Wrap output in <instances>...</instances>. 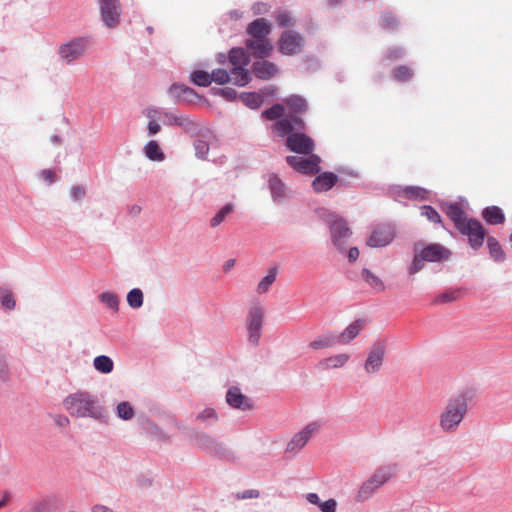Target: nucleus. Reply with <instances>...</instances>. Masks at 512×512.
Returning a JSON list of instances; mask_svg holds the SVG:
<instances>
[{
    "label": "nucleus",
    "mask_w": 512,
    "mask_h": 512,
    "mask_svg": "<svg viewBox=\"0 0 512 512\" xmlns=\"http://www.w3.org/2000/svg\"><path fill=\"white\" fill-rule=\"evenodd\" d=\"M64 409L76 418L100 420L104 416V408L96 395L89 391L77 390L63 400Z\"/></svg>",
    "instance_id": "obj_1"
},
{
    "label": "nucleus",
    "mask_w": 512,
    "mask_h": 512,
    "mask_svg": "<svg viewBox=\"0 0 512 512\" xmlns=\"http://www.w3.org/2000/svg\"><path fill=\"white\" fill-rule=\"evenodd\" d=\"M303 127L302 119L293 115L283 117L273 125L280 136L288 135L286 145L291 151L308 155L314 150V141L303 133H292L293 130L302 129Z\"/></svg>",
    "instance_id": "obj_2"
},
{
    "label": "nucleus",
    "mask_w": 512,
    "mask_h": 512,
    "mask_svg": "<svg viewBox=\"0 0 512 512\" xmlns=\"http://www.w3.org/2000/svg\"><path fill=\"white\" fill-rule=\"evenodd\" d=\"M467 412L468 403L464 395L450 398L439 414L438 424L440 429L444 433L456 432Z\"/></svg>",
    "instance_id": "obj_3"
},
{
    "label": "nucleus",
    "mask_w": 512,
    "mask_h": 512,
    "mask_svg": "<svg viewBox=\"0 0 512 512\" xmlns=\"http://www.w3.org/2000/svg\"><path fill=\"white\" fill-rule=\"evenodd\" d=\"M451 257V251L439 243H431L422 245L416 243L414 245V256L412 263L408 268V273L414 275L421 271L424 267V262H444Z\"/></svg>",
    "instance_id": "obj_4"
},
{
    "label": "nucleus",
    "mask_w": 512,
    "mask_h": 512,
    "mask_svg": "<svg viewBox=\"0 0 512 512\" xmlns=\"http://www.w3.org/2000/svg\"><path fill=\"white\" fill-rule=\"evenodd\" d=\"M91 46L89 36L73 37L58 46L57 54L64 65H72L82 59Z\"/></svg>",
    "instance_id": "obj_5"
},
{
    "label": "nucleus",
    "mask_w": 512,
    "mask_h": 512,
    "mask_svg": "<svg viewBox=\"0 0 512 512\" xmlns=\"http://www.w3.org/2000/svg\"><path fill=\"white\" fill-rule=\"evenodd\" d=\"M264 317L265 309L261 304L253 303L248 308L246 316L247 340L253 347H257L260 343Z\"/></svg>",
    "instance_id": "obj_6"
},
{
    "label": "nucleus",
    "mask_w": 512,
    "mask_h": 512,
    "mask_svg": "<svg viewBox=\"0 0 512 512\" xmlns=\"http://www.w3.org/2000/svg\"><path fill=\"white\" fill-rule=\"evenodd\" d=\"M229 60L233 65L232 83L237 86H245L250 80V73L246 66L250 63V55L243 48H233L229 53Z\"/></svg>",
    "instance_id": "obj_7"
},
{
    "label": "nucleus",
    "mask_w": 512,
    "mask_h": 512,
    "mask_svg": "<svg viewBox=\"0 0 512 512\" xmlns=\"http://www.w3.org/2000/svg\"><path fill=\"white\" fill-rule=\"evenodd\" d=\"M387 352V341L385 339H377L370 345L363 369L367 375L378 374L384 364Z\"/></svg>",
    "instance_id": "obj_8"
},
{
    "label": "nucleus",
    "mask_w": 512,
    "mask_h": 512,
    "mask_svg": "<svg viewBox=\"0 0 512 512\" xmlns=\"http://www.w3.org/2000/svg\"><path fill=\"white\" fill-rule=\"evenodd\" d=\"M331 233L333 245L343 253L346 249L347 241L352 235L347 222L338 215L332 214L327 220Z\"/></svg>",
    "instance_id": "obj_9"
},
{
    "label": "nucleus",
    "mask_w": 512,
    "mask_h": 512,
    "mask_svg": "<svg viewBox=\"0 0 512 512\" xmlns=\"http://www.w3.org/2000/svg\"><path fill=\"white\" fill-rule=\"evenodd\" d=\"M321 423L313 421L304 426L300 431L295 433L290 441L287 443L286 452L296 454L319 433Z\"/></svg>",
    "instance_id": "obj_10"
},
{
    "label": "nucleus",
    "mask_w": 512,
    "mask_h": 512,
    "mask_svg": "<svg viewBox=\"0 0 512 512\" xmlns=\"http://www.w3.org/2000/svg\"><path fill=\"white\" fill-rule=\"evenodd\" d=\"M101 20L105 27L116 28L120 23L121 4L119 0H98Z\"/></svg>",
    "instance_id": "obj_11"
},
{
    "label": "nucleus",
    "mask_w": 512,
    "mask_h": 512,
    "mask_svg": "<svg viewBox=\"0 0 512 512\" xmlns=\"http://www.w3.org/2000/svg\"><path fill=\"white\" fill-rule=\"evenodd\" d=\"M395 236V229L392 225L378 224L372 228L366 243L371 248H383L391 244Z\"/></svg>",
    "instance_id": "obj_12"
},
{
    "label": "nucleus",
    "mask_w": 512,
    "mask_h": 512,
    "mask_svg": "<svg viewBox=\"0 0 512 512\" xmlns=\"http://www.w3.org/2000/svg\"><path fill=\"white\" fill-rule=\"evenodd\" d=\"M303 45V37L293 30L283 32L278 40V49L284 55H294L299 53L303 48Z\"/></svg>",
    "instance_id": "obj_13"
},
{
    "label": "nucleus",
    "mask_w": 512,
    "mask_h": 512,
    "mask_svg": "<svg viewBox=\"0 0 512 512\" xmlns=\"http://www.w3.org/2000/svg\"><path fill=\"white\" fill-rule=\"evenodd\" d=\"M286 161L293 169L303 174H314L320 170L319 164L321 159L314 154L307 157L288 156Z\"/></svg>",
    "instance_id": "obj_14"
},
{
    "label": "nucleus",
    "mask_w": 512,
    "mask_h": 512,
    "mask_svg": "<svg viewBox=\"0 0 512 512\" xmlns=\"http://www.w3.org/2000/svg\"><path fill=\"white\" fill-rule=\"evenodd\" d=\"M458 230L462 234L468 236L472 248L477 249L482 246L485 237V231L479 221L468 219L465 224Z\"/></svg>",
    "instance_id": "obj_15"
},
{
    "label": "nucleus",
    "mask_w": 512,
    "mask_h": 512,
    "mask_svg": "<svg viewBox=\"0 0 512 512\" xmlns=\"http://www.w3.org/2000/svg\"><path fill=\"white\" fill-rule=\"evenodd\" d=\"M246 47L251 54L260 59H264L273 51V45L268 38H248L246 40Z\"/></svg>",
    "instance_id": "obj_16"
},
{
    "label": "nucleus",
    "mask_w": 512,
    "mask_h": 512,
    "mask_svg": "<svg viewBox=\"0 0 512 512\" xmlns=\"http://www.w3.org/2000/svg\"><path fill=\"white\" fill-rule=\"evenodd\" d=\"M227 404L238 410L247 411L253 408L252 401L238 387H230L226 392Z\"/></svg>",
    "instance_id": "obj_17"
},
{
    "label": "nucleus",
    "mask_w": 512,
    "mask_h": 512,
    "mask_svg": "<svg viewBox=\"0 0 512 512\" xmlns=\"http://www.w3.org/2000/svg\"><path fill=\"white\" fill-rule=\"evenodd\" d=\"M268 186L273 202L280 204L288 198L289 189L276 174L269 176Z\"/></svg>",
    "instance_id": "obj_18"
},
{
    "label": "nucleus",
    "mask_w": 512,
    "mask_h": 512,
    "mask_svg": "<svg viewBox=\"0 0 512 512\" xmlns=\"http://www.w3.org/2000/svg\"><path fill=\"white\" fill-rule=\"evenodd\" d=\"M60 506V498L57 495L50 494L33 503L31 512H56Z\"/></svg>",
    "instance_id": "obj_19"
},
{
    "label": "nucleus",
    "mask_w": 512,
    "mask_h": 512,
    "mask_svg": "<svg viewBox=\"0 0 512 512\" xmlns=\"http://www.w3.org/2000/svg\"><path fill=\"white\" fill-rule=\"evenodd\" d=\"M339 344L338 333L335 331H327L318 335L309 343V347L313 350H322L334 347Z\"/></svg>",
    "instance_id": "obj_20"
},
{
    "label": "nucleus",
    "mask_w": 512,
    "mask_h": 512,
    "mask_svg": "<svg viewBox=\"0 0 512 512\" xmlns=\"http://www.w3.org/2000/svg\"><path fill=\"white\" fill-rule=\"evenodd\" d=\"M349 360L350 355L348 353H338L321 359L318 362V367L321 370L340 369L345 367Z\"/></svg>",
    "instance_id": "obj_21"
},
{
    "label": "nucleus",
    "mask_w": 512,
    "mask_h": 512,
    "mask_svg": "<svg viewBox=\"0 0 512 512\" xmlns=\"http://www.w3.org/2000/svg\"><path fill=\"white\" fill-rule=\"evenodd\" d=\"M162 121L167 126H179L189 131L194 127V122L185 115H177L164 109Z\"/></svg>",
    "instance_id": "obj_22"
},
{
    "label": "nucleus",
    "mask_w": 512,
    "mask_h": 512,
    "mask_svg": "<svg viewBox=\"0 0 512 512\" xmlns=\"http://www.w3.org/2000/svg\"><path fill=\"white\" fill-rule=\"evenodd\" d=\"M364 320L357 319L350 323L341 333H338L339 345H347L363 330Z\"/></svg>",
    "instance_id": "obj_23"
},
{
    "label": "nucleus",
    "mask_w": 512,
    "mask_h": 512,
    "mask_svg": "<svg viewBox=\"0 0 512 512\" xmlns=\"http://www.w3.org/2000/svg\"><path fill=\"white\" fill-rule=\"evenodd\" d=\"M271 33V24L265 18H258L247 27V34L251 38H268Z\"/></svg>",
    "instance_id": "obj_24"
},
{
    "label": "nucleus",
    "mask_w": 512,
    "mask_h": 512,
    "mask_svg": "<svg viewBox=\"0 0 512 512\" xmlns=\"http://www.w3.org/2000/svg\"><path fill=\"white\" fill-rule=\"evenodd\" d=\"M194 445L208 453H217L221 449L220 443L205 433H197L195 435Z\"/></svg>",
    "instance_id": "obj_25"
},
{
    "label": "nucleus",
    "mask_w": 512,
    "mask_h": 512,
    "mask_svg": "<svg viewBox=\"0 0 512 512\" xmlns=\"http://www.w3.org/2000/svg\"><path fill=\"white\" fill-rule=\"evenodd\" d=\"M306 501L314 506H317L321 512H336L337 501L333 498L321 501L319 495L314 492H310L304 495Z\"/></svg>",
    "instance_id": "obj_26"
},
{
    "label": "nucleus",
    "mask_w": 512,
    "mask_h": 512,
    "mask_svg": "<svg viewBox=\"0 0 512 512\" xmlns=\"http://www.w3.org/2000/svg\"><path fill=\"white\" fill-rule=\"evenodd\" d=\"M168 92L178 102H191L197 96L192 88L184 84H173Z\"/></svg>",
    "instance_id": "obj_27"
},
{
    "label": "nucleus",
    "mask_w": 512,
    "mask_h": 512,
    "mask_svg": "<svg viewBox=\"0 0 512 512\" xmlns=\"http://www.w3.org/2000/svg\"><path fill=\"white\" fill-rule=\"evenodd\" d=\"M338 177L331 172H324L318 175L312 182L315 192H325L330 190L337 182Z\"/></svg>",
    "instance_id": "obj_28"
},
{
    "label": "nucleus",
    "mask_w": 512,
    "mask_h": 512,
    "mask_svg": "<svg viewBox=\"0 0 512 512\" xmlns=\"http://www.w3.org/2000/svg\"><path fill=\"white\" fill-rule=\"evenodd\" d=\"M447 216L453 221L457 229H460L468 218L458 203H449L443 206Z\"/></svg>",
    "instance_id": "obj_29"
},
{
    "label": "nucleus",
    "mask_w": 512,
    "mask_h": 512,
    "mask_svg": "<svg viewBox=\"0 0 512 512\" xmlns=\"http://www.w3.org/2000/svg\"><path fill=\"white\" fill-rule=\"evenodd\" d=\"M253 71L260 79H270L278 73V68L274 63L263 60L253 64Z\"/></svg>",
    "instance_id": "obj_30"
},
{
    "label": "nucleus",
    "mask_w": 512,
    "mask_h": 512,
    "mask_svg": "<svg viewBox=\"0 0 512 512\" xmlns=\"http://www.w3.org/2000/svg\"><path fill=\"white\" fill-rule=\"evenodd\" d=\"M212 138V134L210 131H205L201 133L199 138H197L194 142L195 155L198 159L205 160L210 149V140Z\"/></svg>",
    "instance_id": "obj_31"
},
{
    "label": "nucleus",
    "mask_w": 512,
    "mask_h": 512,
    "mask_svg": "<svg viewBox=\"0 0 512 512\" xmlns=\"http://www.w3.org/2000/svg\"><path fill=\"white\" fill-rule=\"evenodd\" d=\"M235 211V204L229 202L223 205L210 219L209 224L211 228H216L221 225L230 215Z\"/></svg>",
    "instance_id": "obj_32"
},
{
    "label": "nucleus",
    "mask_w": 512,
    "mask_h": 512,
    "mask_svg": "<svg viewBox=\"0 0 512 512\" xmlns=\"http://www.w3.org/2000/svg\"><path fill=\"white\" fill-rule=\"evenodd\" d=\"M144 155L151 161L162 162L165 159L160 145L155 140H150L143 148Z\"/></svg>",
    "instance_id": "obj_33"
},
{
    "label": "nucleus",
    "mask_w": 512,
    "mask_h": 512,
    "mask_svg": "<svg viewBox=\"0 0 512 512\" xmlns=\"http://www.w3.org/2000/svg\"><path fill=\"white\" fill-rule=\"evenodd\" d=\"M482 217L487 223L493 225L501 224L505 220L504 213L497 206H490L485 208L482 212Z\"/></svg>",
    "instance_id": "obj_34"
},
{
    "label": "nucleus",
    "mask_w": 512,
    "mask_h": 512,
    "mask_svg": "<svg viewBox=\"0 0 512 512\" xmlns=\"http://www.w3.org/2000/svg\"><path fill=\"white\" fill-rule=\"evenodd\" d=\"M116 416L123 421H130L135 416V409L131 402L121 401L115 407Z\"/></svg>",
    "instance_id": "obj_35"
},
{
    "label": "nucleus",
    "mask_w": 512,
    "mask_h": 512,
    "mask_svg": "<svg viewBox=\"0 0 512 512\" xmlns=\"http://www.w3.org/2000/svg\"><path fill=\"white\" fill-rule=\"evenodd\" d=\"M395 470V465L386 464L378 467L371 476L375 478L377 481H379L381 485H384L393 477V475L395 474Z\"/></svg>",
    "instance_id": "obj_36"
},
{
    "label": "nucleus",
    "mask_w": 512,
    "mask_h": 512,
    "mask_svg": "<svg viewBox=\"0 0 512 512\" xmlns=\"http://www.w3.org/2000/svg\"><path fill=\"white\" fill-rule=\"evenodd\" d=\"M93 366L96 371L102 374H109L114 369V362L109 356L99 355L94 358Z\"/></svg>",
    "instance_id": "obj_37"
},
{
    "label": "nucleus",
    "mask_w": 512,
    "mask_h": 512,
    "mask_svg": "<svg viewBox=\"0 0 512 512\" xmlns=\"http://www.w3.org/2000/svg\"><path fill=\"white\" fill-rule=\"evenodd\" d=\"M276 276H277V269L275 267L270 268L267 275L264 276L259 281V283L256 287V292L260 295L266 293L270 289L272 284L275 282Z\"/></svg>",
    "instance_id": "obj_38"
},
{
    "label": "nucleus",
    "mask_w": 512,
    "mask_h": 512,
    "mask_svg": "<svg viewBox=\"0 0 512 512\" xmlns=\"http://www.w3.org/2000/svg\"><path fill=\"white\" fill-rule=\"evenodd\" d=\"M0 303L1 306L8 311H11L16 307L14 295L6 286H0Z\"/></svg>",
    "instance_id": "obj_39"
},
{
    "label": "nucleus",
    "mask_w": 512,
    "mask_h": 512,
    "mask_svg": "<svg viewBox=\"0 0 512 512\" xmlns=\"http://www.w3.org/2000/svg\"><path fill=\"white\" fill-rule=\"evenodd\" d=\"M99 301L108 309L117 312L119 309V297L113 292H103L98 295Z\"/></svg>",
    "instance_id": "obj_40"
},
{
    "label": "nucleus",
    "mask_w": 512,
    "mask_h": 512,
    "mask_svg": "<svg viewBox=\"0 0 512 512\" xmlns=\"http://www.w3.org/2000/svg\"><path fill=\"white\" fill-rule=\"evenodd\" d=\"M218 413L214 408L207 407L197 414L196 420L206 425H213L218 421Z\"/></svg>",
    "instance_id": "obj_41"
},
{
    "label": "nucleus",
    "mask_w": 512,
    "mask_h": 512,
    "mask_svg": "<svg viewBox=\"0 0 512 512\" xmlns=\"http://www.w3.org/2000/svg\"><path fill=\"white\" fill-rule=\"evenodd\" d=\"M127 303L133 309H139L143 305L144 295L141 289L133 288L127 294Z\"/></svg>",
    "instance_id": "obj_42"
},
{
    "label": "nucleus",
    "mask_w": 512,
    "mask_h": 512,
    "mask_svg": "<svg viewBox=\"0 0 512 512\" xmlns=\"http://www.w3.org/2000/svg\"><path fill=\"white\" fill-rule=\"evenodd\" d=\"M240 98L243 103L250 109L259 108L263 102V97L255 92L242 93Z\"/></svg>",
    "instance_id": "obj_43"
},
{
    "label": "nucleus",
    "mask_w": 512,
    "mask_h": 512,
    "mask_svg": "<svg viewBox=\"0 0 512 512\" xmlns=\"http://www.w3.org/2000/svg\"><path fill=\"white\" fill-rule=\"evenodd\" d=\"M190 80L197 86H209L213 82V77L206 71L198 70L191 73Z\"/></svg>",
    "instance_id": "obj_44"
},
{
    "label": "nucleus",
    "mask_w": 512,
    "mask_h": 512,
    "mask_svg": "<svg viewBox=\"0 0 512 512\" xmlns=\"http://www.w3.org/2000/svg\"><path fill=\"white\" fill-rule=\"evenodd\" d=\"M285 103L289 106L291 112L293 113H302L307 108L305 99L296 95L287 98Z\"/></svg>",
    "instance_id": "obj_45"
},
{
    "label": "nucleus",
    "mask_w": 512,
    "mask_h": 512,
    "mask_svg": "<svg viewBox=\"0 0 512 512\" xmlns=\"http://www.w3.org/2000/svg\"><path fill=\"white\" fill-rule=\"evenodd\" d=\"M487 245H488V248H489L492 258L495 261L499 262V261L504 260V257H505L504 252H503L500 244L498 243V241L495 238L488 237Z\"/></svg>",
    "instance_id": "obj_46"
},
{
    "label": "nucleus",
    "mask_w": 512,
    "mask_h": 512,
    "mask_svg": "<svg viewBox=\"0 0 512 512\" xmlns=\"http://www.w3.org/2000/svg\"><path fill=\"white\" fill-rule=\"evenodd\" d=\"M362 277L375 290H377V291L384 290V284H383L382 280L378 276L373 274L370 270L363 269Z\"/></svg>",
    "instance_id": "obj_47"
},
{
    "label": "nucleus",
    "mask_w": 512,
    "mask_h": 512,
    "mask_svg": "<svg viewBox=\"0 0 512 512\" xmlns=\"http://www.w3.org/2000/svg\"><path fill=\"white\" fill-rule=\"evenodd\" d=\"M211 77H213V82L223 85L232 82V71L229 73L224 69H215L212 71Z\"/></svg>",
    "instance_id": "obj_48"
},
{
    "label": "nucleus",
    "mask_w": 512,
    "mask_h": 512,
    "mask_svg": "<svg viewBox=\"0 0 512 512\" xmlns=\"http://www.w3.org/2000/svg\"><path fill=\"white\" fill-rule=\"evenodd\" d=\"M284 106L281 104H275L271 108L262 112V116L268 120H276L283 116Z\"/></svg>",
    "instance_id": "obj_49"
},
{
    "label": "nucleus",
    "mask_w": 512,
    "mask_h": 512,
    "mask_svg": "<svg viewBox=\"0 0 512 512\" xmlns=\"http://www.w3.org/2000/svg\"><path fill=\"white\" fill-rule=\"evenodd\" d=\"M145 430L150 435L155 436L158 440H168L169 439L167 434L165 432H163L162 429L154 422L147 421L145 423Z\"/></svg>",
    "instance_id": "obj_50"
},
{
    "label": "nucleus",
    "mask_w": 512,
    "mask_h": 512,
    "mask_svg": "<svg viewBox=\"0 0 512 512\" xmlns=\"http://www.w3.org/2000/svg\"><path fill=\"white\" fill-rule=\"evenodd\" d=\"M276 20H277L279 26H281L283 28H289V27L294 26V24H295L293 17L286 10L279 11L276 15Z\"/></svg>",
    "instance_id": "obj_51"
},
{
    "label": "nucleus",
    "mask_w": 512,
    "mask_h": 512,
    "mask_svg": "<svg viewBox=\"0 0 512 512\" xmlns=\"http://www.w3.org/2000/svg\"><path fill=\"white\" fill-rule=\"evenodd\" d=\"M375 492L376 490L374 489V487L371 486L369 482L366 480L358 490L357 499L359 501L368 500Z\"/></svg>",
    "instance_id": "obj_52"
},
{
    "label": "nucleus",
    "mask_w": 512,
    "mask_h": 512,
    "mask_svg": "<svg viewBox=\"0 0 512 512\" xmlns=\"http://www.w3.org/2000/svg\"><path fill=\"white\" fill-rule=\"evenodd\" d=\"M412 71L406 66H399L394 70L393 76L397 81H407L412 77Z\"/></svg>",
    "instance_id": "obj_53"
},
{
    "label": "nucleus",
    "mask_w": 512,
    "mask_h": 512,
    "mask_svg": "<svg viewBox=\"0 0 512 512\" xmlns=\"http://www.w3.org/2000/svg\"><path fill=\"white\" fill-rule=\"evenodd\" d=\"M421 215L425 216L430 222L440 223L441 217L439 213L431 206H423Z\"/></svg>",
    "instance_id": "obj_54"
},
{
    "label": "nucleus",
    "mask_w": 512,
    "mask_h": 512,
    "mask_svg": "<svg viewBox=\"0 0 512 512\" xmlns=\"http://www.w3.org/2000/svg\"><path fill=\"white\" fill-rule=\"evenodd\" d=\"M163 111V108L147 107L144 109L143 114L146 118L149 119V121H158L162 119Z\"/></svg>",
    "instance_id": "obj_55"
},
{
    "label": "nucleus",
    "mask_w": 512,
    "mask_h": 512,
    "mask_svg": "<svg viewBox=\"0 0 512 512\" xmlns=\"http://www.w3.org/2000/svg\"><path fill=\"white\" fill-rule=\"evenodd\" d=\"M86 195V190L84 186L74 185L70 188V197L73 201L82 200Z\"/></svg>",
    "instance_id": "obj_56"
},
{
    "label": "nucleus",
    "mask_w": 512,
    "mask_h": 512,
    "mask_svg": "<svg viewBox=\"0 0 512 512\" xmlns=\"http://www.w3.org/2000/svg\"><path fill=\"white\" fill-rule=\"evenodd\" d=\"M405 193L412 198H425L426 190L420 187H407Z\"/></svg>",
    "instance_id": "obj_57"
},
{
    "label": "nucleus",
    "mask_w": 512,
    "mask_h": 512,
    "mask_svg": "<svg viewBox=\"0 0 512 512\" xmlns=\"http://www.w3.org/2000/svg\"><path fill=\"white\" fill-rule=\"evenodd\" d=\"M458 292L457 291H448L440 294L436 298L437 303H447L456 299Z\"/></svg>",
    "instance_id": "obj_58"
},
{
    "label": "nucleus",
    "mask_w": 512,
    "mask_h": 512,
    "mask_svg": "<svg viewBox=\"0 0 512 512\" xmlns=\"http://www.w3.org/2000/svg\"><path fill=\"white\" fill-rule=\"evenodd\" d=\"M396 19L390 14L382 15L381 25L383 28L392 29L396 26Z\"/></svg>",
    "instance_id": "obj_59"
},
{
    "label": "nucleus",
    "mask_w": 512,
    "mask_h": 512,
    "mask_svg": "<svg viewBox=\"0 0 512 512\" xmlns=\"http://www.w3.org/2000/svg\"><path fill=\"white\" fill-rule=\"evenodd\" d=\"M40 178L45 181L47 184H52L56 180V176L54 172L50 169H44L40 172Z\"/></svg>",
    "instance_id": "obj_60"
},
{
    "label": "nucleus",
    "mask_w": 512,
    "mask_h": 512,
    "mask_svg": "<svg viewBox=\"0 0 512 512\" xmlns=\"http://www.w3.org/2000/svg\"><path fill=\"white\" fill-rule=\"evenodd\" d=\"M53 420L57 426L62 427V428H65V427L69 426V424H70L69 418L63 414L55 415L53 417Z\"/></svg>",
    "instance_id": "obj_61"
},
{
    "label": "nucleus",
    "mask_w": 512,
    "mask_h": 512,
    "mask_svg": "<svg viewBox=\"0 0 512 512\" xmlns=\"http://www.w3.org/2000/svg\"><path fill=\"white\" fill-rule=\"evenodd\" d=\"M161 130V126L158 121H149L147 125V132L149 136L156 135Z\"/></svg>",
    "instance_id": "obj_62"
},
{
    "label": "nucleus",
    "mask_w": 512,
    "mask_h": 512,
    "mask_svg": "<svg viewBox=\"0 0 512 512\" xmlns=\"http://www.w3.org/2000/svg\"><path fill=\"white\" fill-rule=\"evenodd\" d=\"M11 501V495L8 492H4L0 496V510L6 507Z\"/></svg>",
    "instance_id": "obj_63"
},
{
    "label": "nucleus",
    "mask_w": 512,
    "mask_h": 512,
    "mask_svg": "<svg viewBox=\"0 0 512 512\" xmlns=\"http://www.w3.org/2000/svg\"><path fill=\"white\" fill-rule=\"evenodd\" d=\"M91 512H114L112 509L104 505H95L92 507Z\"/></svg>",
    "instance_id": "obj_64"
}]
</instances>
